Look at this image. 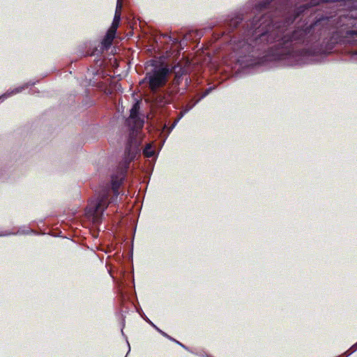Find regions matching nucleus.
<instances>
[{"mask_svg":"<svg viewBox=\"0 0 357 357\" xmlns=\"http://www.w3.org/2000/svg\"><path fill=\"white\" fill-rule=\"evenodd\" d=\"M139 152V143L133 136H130L125 149L124 157L119 163L116 172L112 174L109 183L102 185L96 198L90 200L85 208V216L92 224L98 227L102 220L104 212L109 204L116 202L119 189L125 180L130 163Z\"/></svg>","mask_w":357,"mask_h":357,"instance_id":"f257e3e1","label":"nucleus"},{"mask_svg":"<svg viewBox=\"0 0 357 357\" xmlns=\"http://www.w3.org/2000/svg\"><path fill=\"white\" fill-rule=\"evenodd\" d=\"M149 63L153 68L146 73L139 84L149 83L152 91L153 103L161 108L173 102L180 91V84L188 70L180 64L170 66L153 59L150 60Z\"/></svg>","mask_w":357,"mask_h":357,"instance_id":"f03ea898","label":"nucleus"},{"mask_svg":"<svg viewBox=\"0 0 357 357\" xmlns=\"http://www.w3.org/2000/svg\"><path fill=\"white\" fill-rule=\"evenodd\" d=\"M215 86H210L208 89H206L203 93H197V96H198L197 100H194V98H192L190 100V102L186 105L185 106H182L180 112L178 114V116L176 119L174 121V122L172 124L170 127L168 126L166 122L161 123L160 128H161V132L160 135L163 136V139L162 140V146H163L165 143L166 139H167L168 136L172 131V130L176 127L178 121L184 116L185 114H187L190 110H191L201 100L206 97L210 93H211L214 89Z\"/></svg>","mask_w":357,"mask_h":357,"instance_id":"7ed1b4c3","label":"nucleus"},{"mask_svg":"<svg viewBox=\"0 0 357 357\" xmlns=\"http://www.w3.org/2000/svg\"><path fill=\"white\" fill-rule=\"evenodd\" d=\"M136 311L140 315V317L146 322L148 323L150 326H151L155 331H157L159 333H160L163 337L167 338L168 340L175 342L176 344H178L179 346H181L182 348H183L184 349L187 350V351H190L189 348L185 346V344H183V343L180 342L179 341L176 340V339H174V337H171L170 335H169L167 333H166L165 332H164L163 331H162L161 329H160L155 324H153L148 317L145 314V313L143 312L142 309L139 307H137L136 308Z\"/></svg>","mask_w":357,"mask_h":357,"instance_id":"20e7f679","label":"nucleus"},{"mask_svg":"<svg viewBox=\"0 0 357 357\" xmlns=\"http://www.w3.org/2000/svg\"><path fill=\"white\" fill-rule=\"evenodd\" d=\"M128 123H132V129L135 128L142 127L144 125V120L141 119L139 114V104L135 102L132 105L130 110V116L127 120Z\"/></svg>","mask_w":357,"mask_h":357,"instance_id":"39448f33","label":"nucleus"},{"mask_svg":"<svg viewBox=\"0 0 357 357\" xmlns=\"http://www.w3.org/2000/svg\"><path fill=\"white\" fill-rule=\"evenodd\" d=\"M162 146H162V142L160 143L158 150L155 149V144L153 142L148 143L144 146L142 151L143 155H144L145 158H153V161L150 162V164L151 165H152V167L154 166L155 162L159 155L160 151L161 150Z\"/></svg>","mask_w":357,"mask_h":357,"instance_id":"423d86ee","label":"nucleus"},{"mask_svg":"<svg viewBox=\"0 0 357 357\" xmlns=\"http://www.w3.org/2000/svg\"><path fill=\"white\" fill-rule=\"evenodd\" d=\"M38 82V80L29 81L28 82L24 83L22 86L15 87L14 89H10L8 90H7L4 93H3L2 95L0 96V101L3 102L6 99H7L13 96H15L17 93H21L22 91L25 90L28 87L34 86Z\"/></svg>","mask_w":357,"mask_h":357,"instance_id":"0eeeda50","label":"nucleus"},{"mask_svg":"<svg viewBox=\"0 0 357 357\" xmlns=\"http://www.w3.org/2000/svg\"><path fill=\"white\" fill-rule=\"evenodd\" d=\"M116 34V33H115V31L107 30L105 36L103 37L100 43V50L102 51H107L110 48Z\"/></svg>","mask_w":357,"mask_h":357,"instance_id":"6e6552de","label":"nucleus"},{"mask_svg":"<svg viewBox=\"0 0 357 357\" xmlns=\"http://www.w3.org/2000/svg\"><path fill=\"white\" fill-rule=\"evenodd\" d=\"M204 32L201 30L190 31L183 38L185 40L199 41L203 36Z\"/></svg>","mask_w":357,"mask_h":357,"instance_id":"1a4fd4ad","label":"nucleus"},{"mask_svg":"<svg viewBox=\"0 0 357 357\" xmlns=\"http://www.w3.org/2000/svg\"><path fill=\"white\" fill-rule=\"evenodd\" d=\"M33 230L29 227L24 229L20 228L17 232L0 231V233L7 234L6 235H3V236L17 234H31Z\"/></svg>","mask_w":357,"mask_h":357,"instance_id":"9d476101","label":"nucleus"},{"mask_svg":"<svg viewBox=\"0 0 357 357\" xmlns=\"http://www.w3.org/2000/svg\"><path fill=\"white\" fill-rule=\"evenodd\" d=\"M120 21H121V13L119 12H116L112 26L108 30H114V31H115V33H116V29L119 27Z\"/></svg>","mask_w":357,"mask_h":357,"instance_id":"9b49d317","label":"nucleus"},{"mask_svg":"<svg viewBox=\"0 0 357 357\" xmlns=\"http://www.w3.org/2000/svg\"><path fill=\"white\" fill-rule=\"evenodd\" d=\"M353 353H354L352 350H350V348L346 351L345 352H344L341 356H340L339 357H349V356H351Z\"/></svg>","mask_w":357,"mask_h":357,"instance_id":"f8f14e48","label":"nucleus"},{"mask_svg":"<svg viewBox=\"0 0 357 357\" xmlns=\"http://www.w3.org/2000/svg\"><path fill=\"white\" fill-rule=\"evenodd\" d=\"M121 8H122L121 2L120 1V0H117L116 12L120 13V10H121Z\"/></svg>","mask_w":357,"mask_h":357,"instance_id":"ddd939ff","label":"nucleus"},{"mask_svg":"<svg viewBox=\"0 0 357 357\" xmlns=\"http://www.w3.org/2000/svg\"><path fill=\"white\" fill-rule=\"evenodd\" d=\"M162 37L163 38H169L171 40H172L174 43H178V39L177 38H174L172 39L171 36H168L167 34H162Z\"/></svg>","mask_w":357,"mask_h":357,"instance_id":"4468645a","label":"nucleus"},{"mask_svg":"<svg viewBox=\"0 0 357 357\" xmlns=\"http://www.w3.org/2000/svg\"><path fill=\"white\" fill-rule=\"evenodd\" d=\"M350 350H352L354 352L357 351V342L350 347Z\"/></svg>","mask_w":357,"mask_h":357,"instance_id":"2eb2a0df","label":"nucleus"},{"mask_svg":"<svg viewBox=\"0 0 357 357\" xmlns=\"http://www.w3.org/2000/svg\"><path fill=\"white\" fill-rule=\"evenodd\" d=\"M7 234L0 233V237H1L3 235H6Z\"/></svg>","mask_w":357,"mask_h":357,"instance_id":"dca6fc26","label":"nucleus"},{"mask_svg":"<svg viewBox=\"0 0 357 357\" xmlns=\"http://www.w3.org/2000/svg\"><path fill=\"white\" fill-rule=\"evenodd\" d=\"M122 335H124L123 329H121Z\"/></svg>","mask_w":357,"mask_h":357,"instance_id":"f3484780","label":"nucleus"}]
</instances>
